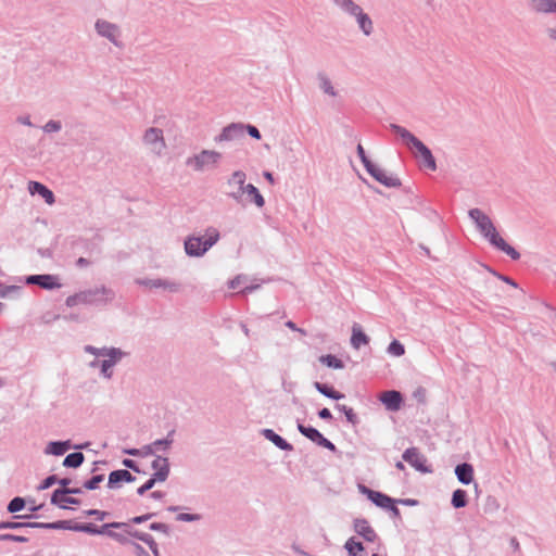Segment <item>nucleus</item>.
Wrapping results in <instances>:
<instances>
[{
  "mask_svg": "<svg viewBox=\"0 0 556 556\" xmlns=\"http://www.w3.org/2000/svg\"><path fill=\"white\" fill-rule=\"evenodd\" d=\"M115 291L105 286L78 291L68 295L65 300L67 307H74L78 304L88 306H106L115 299Z\"/></svg>",
  "mask_w": 556,
  "mask_h": 556,
  "instance_id": "obj_1",
  "label": "nucleus"
},
{
  "mask_svg": "<svg viewBox=\"0 0 556 556\" xmlns=\"http://www.w3.org/2000/svg\"><path fill=\"white\" fill-rule=\"evenodd\" d=\"M390 129L402 139L407 148L416 150L415 156L421 159L424 167L430 170L437 169V162L431 150L420 139L405 127L394 123L390 124Z\"/></svg>",
  "mask_w": 556,
  "mask_h": 556,
  "instance_id": "obj_2",
  "label": "nucleus"
},
{
  "mask_svg": "<svg viewBox=\"0 0 556 556\" xmlns=\"http://www.w3.org/2000/svg\"><path fill=\"white\" fill-rule=\"evenodd\" d=\"M477 230L495 250L505 253L513 261H518L520 258V253L503 239L490 216L480 225V227L477 228Z\"/></svg>",
  "mask_w": 556,
  "mask_h": 556,
  "instance_id": "obj_3",
  "label": "nucleus"
},
{
  "mask_svg": "<svg viewBox=\"0 0 556 556\" xmlns=\"http://www.w3.org/2000/svg\"><path fill=\"white\" fill-rule=\"evenodd\" d=\"M205 236V239L197 236H189L185 239L184 247L188 256H203L220 238V233L215 227L206 228Z\"/></svg>",
  "mask_w": 556,
  "mask_h": 556,
  "instance_id": "obj_4",
  "label": "nucleus"
},
{
  "mask_svg": "<svg viewBox=\"0 0 556 556\" xmlns=\"http://www.w3.org/2000/svg\"><path fill=\"white\" fill-rule=\"evenodd\" d=\"M65 525H67V527H65L64 530L84 532L90 535H108L109 538L110 534L113 533V530L111 529L129 528V523L119 521H113L104 523L102 526H97L92 522L77 523L73 522L72 520H65Z\"/></svg>",
  "mask_w": 556,
  "mask_h": 556,
  "instance_id": "obj_5",
  "label": "nucleus"
},
{
  "mask_svg": "<svg viewBox=\"0 0 556 556\" xmlns=\"http://www.w3.org/2000/svg\"><path fill=\"white\" fill-rule=\"evenodd\" d=\"M220 159L222 154L217 151L202 150L200 153L189 156L186 160V165L197 172H202L205 168L216 167Z\"/></svg>",
  "mask_w": 556,
  "mask_h": 556,
  "instance_id": "obj_6",
  "label": "nucleus"
},
{
  "mask_svg": "<svg viewBox=\"0 0 556 556\" xmlns=\"http://www.w3.org/2000/svg\"><path fill=\"white\" fill-rule=\"evenodd\" d=\"M296 429L303 437H305L316 445L324 447L332 453L338 452L337 446L315 427L306 426L300 419H298Z\"/></svg>",
  "mask_w": 556,
  "mask_h": 556,
  "instance_id": "obj_7",
  "label": "nucleus"
},
{
  "mask_svg": "<svg viewBox=\"0 0 556 556\" xmlns=\"http://www.w3.org/2000/svg\"><path fill=\"white\" fill-rule=\"evenodd\" d=\"M296 429L303 437H305L316 445L324 447L332 453L338 452L337 446L315 427L306 426L300 419H298Z\"/></svg>",
  "mask_w": 556,
  "mask_h": 556,
  "instance_id": "obj_8",
  "label": "nucleus"
},
{
  "mask_svg": "<svg viewBox=\"0 0 556 556\" xmlns=\"http://www.w3.org/2000/svg\"><path fill=\"white\" fill-rule=\"evenodd\" d=\"M67 525H65V520H58L52 522H17V521H0V530L11 529H22V528H34V529H45V530H64Z\"/></svg>",
  "mask_w": 556,
  "mask_h": 556,
  "instance_id": "obj_9",
  "label": "nucleus"
},
{
  "mask_svg": "<svg viewBox=\"0 0 556 556\" xmlns=\"http://www.w3.org/2000/svg\"><path fill=\"white\" fill-rule=\"evenodd\" d=\"M404 462L408 463L415 470L421 473H431L432 468L427 465V458L422 455L417 447H408L402 454Z\"/></svg>",
  "mask_w": 556,
  "mask_h": 556,
  "instance_id": "obj_10",
  "label": "nucleus"
},
{
  "mask_svg": "<svg viewBox=\"0 0 556 556\" xmlns=\"http://www.w3.org/2000/svg\"><path fill=\"white\" fill-rule=\"evenodd\" d=\"M94 28L99 36L106 38L115 47H122V42L118 40L121 31L116 24L99 18L94 24Z\"/></svg>",
  "mask_w": 556,
  "mask_h": 556,
  "instance_id": "obj_11",
  "label": "nucleus"
},
{
  "mask_svg": "<svg viewBox=\"0 0 556 556\" xmlns=\"http://www.w3.org/2000/svg\"><path fill=\"white\" fill-rule=\"evenodd\" d=\"M25 283L38 286L43 290H53L62 286L59 277L51 274L28 275L25 277Z\"/></svg>",
  "mask_w": 556,
  "mask_h": 556,
  "instance_id": "obj_12",
  "label": "nucleus"
},
{
  "mask_svg": "<svg viewBox=\"0 0 556 556\" xmlns=\"http://www.w3.org/2000/svg\"><path fill=\"white\" fill-rule=\"evenodd\" d=\"M135 283L142 287L148 288H163L170 292H178L180 289V283L176 281H170L167 279L156 278V279H149V278H137L135 279Z\"/></svg>",
  "mask_w": 556,
  "mask_h": 556,
  "instance_id": "obj_13",
  "label": "nucleus"
},
{
  "mask_svg": "<svg viewBox=\"0 0 556 556\" xmlns=\"http://www.w3.org/2000/svg\"><path fill=\"white\" fill-rule=\"evenodd\" d=\"M136 477L127 469H116L109 473L108 488L116 490L122 486V483H131Z\"/></svg>",
  "mask_w": 556,
  "mask_h": 556,
  "instance_id": "obj_14",
  "label": "nucleus"
},
{
  "mask_svg": "<svg viewBox=\"0 0 556 556\" xmlns=\"http://www.w3.org/2000/svg\"><path fill=\"white\" fill-rule=\"evenodd\" d=\"M143 142L152 147V150L160 153L165 148L163 130L150 127L144 131Z\"/></svg>",
  "mask_w": 556,
  "mask_h": 556,
  "instance_id": "obj_15",
  "label": "nucleus"
},
{
  "mask_svg": "<svg viewBox=\"0 0 556 556\" xmlns=\"http://www.w3.org/2000/svg\"><path fill=\"white\" fill-rule=\"evenodd\" d=\"M379 400L386 409L390 412L399 410L404 402L402 393L396 390L382 392L379 396Z\"/></svg>",
  "mask_w": 556,
  "mask_h": 556,
  "instance_id": "obj_16",
  "label": "nucleus"
},
{
  "mask_svg": "<svg viewBox=\"0 0 556 556\" xmlns=\"http://www.w3.org/2000/svg\"><path fill=\"white\" fill-rule=\"evenodd\" d=\"M244 138V125L232 123L223 128L222 132L215 137V141H233Z\"/></svg>",
  "mask_w": 556,
  "mask_h": 556,
  "instance_id": "obj_17",
  "label": "nucleus"
},
{
  "mask_svg": "<svg viewBox=\"0 0 556 556\" xmlns=\"http://www.w3.org/2000/svg\"><path fill=\"white\" fill-rule=\"evenodd\" d=\"M354 531L367 542L378 540V534L365 518H356L353 521Z\"/></svg>",
  "mask_w": 556,
  "mask_h": 556,
  "instance_id": "obj_18",
  "label": "nucleus"
},
{
  "mask_svg": "<svg viewBox=\"0 0 556 556\" xmlns=\"http://www.w3.org/2000/svg\"><path fill=\"white\" fill-rule=\"evenodd\" d=\"M50 503L60 509H71L68 505L78 506L80 505L81 501L72 495H60V489H55L51 493Z\"/></svg>",
  "mask_w": 556,
  "mask_h": 556,
  "instance_id": "obj_19",
  "label": "nucleus"
},
{
  "mask_svg": "<svg viewBox=\"0 0 556 556\" xmlns=\"http://www.w3.org/2000/svg\"><path fill=\"white\" fill-rule=\"evenodd\" d=\"M261 434L271 442L277 448L285 451V452H291L293 451V445L289 443L285 438L276 433L273 429L264 428L261 430Z\"/></svg>",
  "mask_w": 556,
  "mask_h": 556,
  "instance_id": "obj_20",
  "label": "nucleus"
},
{
  "mask_svg": "<svg viewBox=\"0 0 556 556\" xmlns=\"http://www.w3.org/2000/svg\"><path fill=\"white\" fill-rule=\"evenodd\" d=\"M28 191L31 195L38 194L40 195L45 202L49 205L55 202V195L52 190H50L46 185L39 181H29L28 182Z\"/></svg>",
  "mask_w": 556,
  "mask_h": 556,
  "instance_id": "obj_21",
  "label": "nucleus"
},
{
  "mask_svg": "<svg viewBox=\"0 0 556 556\" xmlns=\"http://www.w3.org/2000/svg\"><path fill=\"white\" fill-rule=\"evenodd\" d=\"M454 472L462 484L468 485L473 481V466L469 463L456 465Z\"/></svg>",
  "mask_w": 556,
  "mask_h": 556,
  "instance_id": "obj_22",
  "label": "nucleus"
},
{
  "mask_svg": "<svg viewBox=\"0 0 556 556\" xmlns=\"http://www.w3.org/2000/svg\"><path fill=\"white\" fill-rule=\"evenodd\" d=\"M352 16L355 17L361 31L365 36L368 37L374 33V23L370 16L367 13H365L362 8L358 11H356Z\"/></svg>",
  "mask_w": 556,
  "mask_h": 556,
  "instance_id": "obj_23",
  "label": "nucleus"
},
{
  "mask_svg": "<svg viewBox=\"0 0 556 556\" xmlns=\"http://www.w3.org/2000/svg\"><path fill=\"white\" fill-rule=\"evenodd\" d=\"M70 448H72V442L71 440H64V441H51L48 443V445L45 448V453L48 455H54V456H62L64 455Z\"/></svg>",
  "mask_w": 556,
  "mask_h": 556,
  "instance_id": "obj_24",
  "label": "nucleus"
},
{
  "mask_svg": "<svg viewBox=\"0 0 556 556\" xmlns=\"http://www.w3.org/2000/svg\"><path fill=\"white\" fill-rule=\"evenodd\" d=\"M313 386L320 394L330 400L340 401L345 397L344 393L337 391L332 386L327 383L315 381Z\"/></svg>",
  "mask_w": 556,
  "mask_h": 556,
  "instance_id": "obj_25",
  "label": "nucleus"
},
{
  "mask_svg": "<svg viewBox=\"0 0 556 556\" xmlns=\"http://www.w3.org/2000/svg\"><path fill=\"white\" fill-rule=\"evenodd\" d=\"M369 343V337L364 332L359 324H354L352 327L351 345L354 349H359L362 345Z\"/></svg>",
  "mask_w": 556,
  "mask_h": 556,
  "instance_id": "obj_26",
  "label": "nucleus"
},
{
  "mask_svg": "<svg viewBox=\"0 0 556 556\" xmlns=\"http://www.w3.org/2000/svg\"><path fill=\"white\" fill-rule=\"evenodd\" d=\"M374 179L388 188H399L402 186V181L397 176L387 175L386 172L381 168L378 169Z\"/></svg>",
  "mask_w": 556,
  "mask_h": 556,
  "instance_id": "obj_27",
  "label": "nucleus"
},
{
  "mask_svg": "<svg viewBox=\"0 0 556 556\" xmlns=\"http://www.w3.org/2000/svg\"><path fill=\"white\" fill-rule=\"evenodd\" d=\"M532 8L539 13L556 14V0H530Z\"/></svg>",
  "mask_w": 556,
  "mask_h": 556,
  "instance_id": "obj_28",
  "label": "nucleus"
},
{
  "mask_svg": "<svg viewBox=\"0 0 556 556\" xmlns=\"http://www.w3.org/2000/svg\"><path fill=\"white\" fill-rule=\"evenodd\" d=\"M163 473L164 472H153L151 475V477L141 485L137 489V494L142 496L144 495L148 491H150L154 485L155 483L157 482H164L165 481V477H163Z\"/></svg>",
  "mask_w": 556,
  "mask_h": 556,
  "instance_id": "obj_29",
  "label": "nucleus"
},
{
  "mask_svg": "<svg viewBox=\"0 0 556 556\" xmlns=\"http://www.w3.org/2000/svg\"><path fill=\"white\" fill-rule=\"evenodd\" d=\"M334 409L342 413L351 426L356 427L359 425L361 420L352 407L337 403L334 405Z\"/></svg>",
  "mask_w": 556,
  "mask_h": 556,
  "instance_id": "obj_30",
  "label": "nucleus"
},
{
  "mask_svg": "<svg viewBox=\"0 0 556 556\" xmlns=\"http://www.w3.org/2000/svg\"><path fill=\"white\" fill-rule=\"evenodd\" d=\"M152 469L154 472H164L163 477H165V481L167 480L169 472H170V465L167 457H162L160 455H156L154 460L151 464Z\"/></svg>",
  "mask_w": 556,
  "mask_h": 556,
  "instance_id": "obj_31",
  "label": "nucleus"
},
{
  "mask_svg": "<svg viewBox=\"0 0 556 556\" xmlns=\"http://www.w3.org/2000/svg\"><path fill=\"white\" fill-rule=\"evenodd\" d=\"M85 455L80 451L70 453L63 459V466L66 468H78L84 464Z\"/></svg>",
  "mask_w": 556,
  "mask_h": 556,
  "instance_id": "obj_32",
  "label": "nucleus"
},
{
  "mask_svg": "<svg viewBox=\"0 0 556 556\" xmlns=\"http://www.w3.org/2000/svg\"><path fill=\"white\" fill-rule=\"evenodd\" d=\"M368 500L377 507L382 508L384 510L388 508L390 504H392L393 501L392 497L380 491L371 492L370 497Z\"/></svg>",
  "mask_w": 556,
  "mask_h": 556,
  "instance_id": "obj_33",
  "label": "nucleus"
},
{
  "mask_svg": "<svg viewBox=\"0 0 556 556\" xmlns=\"http://www.w3.org/2000/svg\"><path fill=\"white\" fill-rule=\"evenodd\" d=\"M244 192L249 195L250 201L254 203L257 207H263L265 205V199L261 194L260 190L252 184H248L244 188Z\"/></svg>",
  "mask_w": 556,
  "mask_h": 556,
  "instance_id": "obj_34",
  "label": "nucleus"
},
{
  "mask_svg": "<svg viewBox=\"0 0 556 556\" xmlns=\"http://www.w3.org/2000/svg\"><path fill=\"white\" fill-rule=\"evenodd\" d=\"M468 504V494H467V491L463 490V489H456L453 494H452V498H451V505L455 508V509H459V508H464L466 507Z\"/></svg>",
  "mask_w": 556,
  "mask_h": 556,
  "instance_id": "obj_35",
  "label": "nucleus"
},
{
  "mask_svg": "<svg viewBox=\"0 0 556 556\" xmlns=\"http://www.w3.org/2000/svg\"><path fill=\"white\" fill-rule=\"evenodd\" d=\"M333 4L348 15H353L361 9L353 0H332Z\"/></svg>",
  "mask_w": 556,
  "mask_h": 556,
  "instance_id": "obj_36",
  "label": "nucleus"
},
{
  "mask_svg": "<svg viewBox=\"0 0 556 556\" xmlns=\"http://www.w3.org/2000/svg\"><path fill=\"white\" fill-rule=\"evenodd\" d=\"M319 362L329 367V368H332V369H342L344 368V363L342 359H340L339 357H337L336 355H332V354H326V355H321L319 357Z\"/></svg>",
  "mask_w": 556,
  "mask_h": 556,
  "instance_id": "obj_37",
  "label": "nucleus"
},
{
  "mask_svg": "<svg viewBox=\"0 0 556 556\" xmlns=\"http://www.w3.org/2000/svg\"><path fill=\"white\" fill-rule=\"evenodd\" d=\"M104 356H108L106 361L109 363H112L113 366H115L123 357H125L128 353L122 351L119 348L111 346L106 348L104 351Z\"/></svg>",
  "mask_w": 556,
  "mask_h": 556,
  "instance_id": "obj_38",
  "label": "nucleus"
},
{
  "mask_svg": "<svg viewBox=\"0 0 556 556\" xmlns=\"http://www.w3.org/2000/svg\"><path fill=\"white\" fill-rule=\"evenodd\" d=\"M344 548L348 552V556H357V553L365 549L364 544L361 541H357L354 536L350 538L345 542Z\"/></svg>",
  "mask_w": 556,
  "mask_h": 556,
  "instance_id": "obj_39",
  "label": "nucleus"
},
{
  "mask_svg": "<svg viewBox=\"0 0 556 556\" xmlns=\"http://www.w3.org/2000/svg\"><path fill=\"white\" fill-rule=\"evenodd\" d=\"M318 80H319V87L320 89L330 97H336L337 91L334 87L332 86L331 80L323 73L318 74Z\"/></svg>",
  "mask_w": 556,
  "mask_h": 556,
  "instance_id": "obj_40",
  "label": "nucleus"
},
{
  "mask_svg": "<svg viewBox=\"0 0 556 556\" xmlns=\"http://www.w3.org/2000/svg\"><path fill=\"white\" fill-rule=\"evenodd\" d=\"M74 247L80 248L84 252L92 253L93 251H99L98 244L93 240L78 238L74 242Z\"/></svg>",
  "mask_w": 556,
  "mask_h": 556,
  "instance_id": "obj_41",
  "label": "nucleus"
},
{
  "mask_svg": "<svg viewBox=\"0 0 556 556\" xmlns=\"http://www.w3.org/2000/svg\"><path fill=\"white\" fill-rule=\"evenodd\" d=\"M26 503H27L26 498L21 497V496H15L9 502L7 509L9 513L15 514V513L23 510L26 506Z\"/></svg>",
  "mask_w": 556,
  "mask_h": 556,
  "instance_id": "obj_42",
  "label": "nucleus"
},
{
  "mask_svg": "<svg viewBox=\"0 0 556 556\" xmlns=\"http://www.w3.org/2000/svg\"><path fill=\"white\" fill-rule=\"evenodd\" d=\"M469 218L475 223L476 228L480 227V225L485 222V219L489 217L484 212H482L480 208L475 207L470 208L468 211Z\"/></svg>",
  "mask_w": 556,
  "mask_h": 556,
  "instance_id": "obj_43",
  "label": "nucleus"
},
{
  "mask_svg": "<svg viewBox=\"0 0 556 556\" xmlns=\"http://www.w3.org/2000/svg\"><path fill=\"white\" fill-rule=\"evenodd\" d=\"M103 480H104L103 473L93 475L90 479H87L83 483V488L88 491L97 490Z\"/></svg>",
  "mask_w": 556,
  "mask_h": 556,
  "instance_id": "obj_44",
  "label": "nucleus"
},
{
  "mask_svg": "<svg viewBox=\"0 0 556 556\" xmlns=\"http://www.w3.org/2000/svg\"><path fill=\"white\" fill-rule=\"evenodd\" d=\"M500 509V503L493 495H488L484 501L483 510L485 514H494Z\"/></svg>",
  "mask_w": 556,
  "mask_h": 556,
  "instance_id": "obj_45",
  "label": "nucleus"
},
{
  "mask_svg": "<svg viewBox=\"0 0 556 556\" xmlns=\"http://www.w3.org/2000/svg\"><path fill=\"white\" fill-rule=\"evenodd\" d=\"M245 179L247 176L242 170H236L232 173L231 178L228 180V184H236L241 188V192H244L245 188Z\"/></svg>",
  "mask_w": 556,
  "mask_h": 556,
  "instance_id": "obj_46",
  "label": "nucleus"
},
{
  "mask_svg": "<svg viewBox=\"0 0 556 556\" xmlns=\"http://www.w3.org/2000/svg\"><path fill=\"white\" fill-rule=\"evenodd\" d=\"M388 353L394 356H402L405 354V346L399 340H392L388 346Z\"/></svg>",
  "mask_w": 556,
  "mask_h": 556,
  "instance_id": "obj_47",
  "label": "nucleus"
},
{
  "mask_svg": "<svg viewBox=\"0 0 556 556\" xmlns=\"http://www.w3.org/2000/svg\"><path fill=\"white\" fill-rule=\"evenodd\" d=\"M202 519V516L200 514H190V513H179L176 516L177 521L182 522H194Z\"/></svg>",
  "mask_w": 556,
  "mask_h": 556,
  "instance_id": "obj_48",
  "label": "nucleus"
},
{
  "mask_svg": "<svg viewBox=\"0 0 556 556\" xmlns=\"http://www.w3.org/2000/svg\"><path fill=\"white\" fill-rule=\"evenodd\" d=\"M0 541L27 543L29 541V539L24 535H17V534H12V533H2V534H0Z\"/></svg>",
  "mask_w": 556,
  "mask_h": 556,
  "instance_id": "obj_49",
  "label": "nucleus"
},
{
  "mask_svg": "<svg viewBox=\"0 0 556 556\" xmlns=\"http://www.w3.org/2000/svg\"><path fill=\"white\" fill-rule=\"evenodd\" d=\"M62 129V124L60 121L50 119L43 126L42 130L47 134L58 132Z\"/></svg>",
  "mask_w": 556,
  "mask_h": 556,
  "instance_id": "obj_50",
  "label": "nucleus"
},
{
  "mask_svg": "<svg viewBox=\"0 0 556 556\" xmlns=\"http://www.w3.org/2000/svg\"><path fill=\"white\" fill-rule=\"evenodd\" d=\"M149 530L155 531V532H161V533H163L166 536H169V534H170L169 526L166 525V523H163V522H152V523H150L149 525Z\"/></svg>",
  "mask_w": 556,
  "mask_h": 556,
  "instance_id": "obj_51",
  "label": "nucleus"
},
{
  "mask_svg": "<svg viewBox=\"0 0 556 556\" xmlns=\"http://www.w3.org/2000/svg\"><path fill=\"white\" fill-rule=\"evenodd\" d=\"M20 286L11 285V286H4L0 283V298H8L12 293H18L21 291Z\"/></svg>",
  "mask_w": 556,
  "mask_h": 556,
  "instance_id": "obj_52",
  "label": "nucleus"
},
{
  "mask_svg": "<svg viewBox=\"0 0 556 556\" xmlns=\"http://www.w3.org/2000/svg\"><path fill=\"white\" fill-rule=\"evenodd\" d=\"M58 481H59V477L56 475H50V476L46 477L40 482V484L37 486V489L39 491L47 490V489L51 488L53 484H56Z\"/></svg>",
  "mask_w": 556,
  "mask_h": 556,
  "instance_id": "obj_53",
  "label": "nucleus"
},
{
  "mask_svg": "<svg viewBox=\"0 0 556 556\" xmlns=\"http://www.w3.org/2000/svg\"><path fill=\"white\" fill-rule=\"evenodd\" d=\"M129 536L139 540L141 542H144L146 539H148L149 533L132 529L130 526L129 528H122Z\"/></svg>",
  "mask_w": 556,
  "mask_h": 556,
  "instance_id": "obj_54",
  "label": "nucleus"
},
{
  "mask_svg": "<svg viewBox=\"0 0 556 556\" xmlns=\"http://www.w3.org/2000/svg\"><path fill=\"white\" fill-rule=\"evenodd\" d=\"M112 367H113L112 363H109L106 359H103L100 364V374L104 378L111 379L113 376Z\"/></svg>",
  "mask_w": 556,
  "mask_h": 556,
  "instance_id": "obj_55",
  "label": "nucleus"
},
{
  "mask_svg": "<svg viewBox=\"0 0 556 556\" xmlns=\"http://www.w3.org/2000/svg\"><path fill=\"white\" fill-rule=\"evenodd\" d=\"M122 464L124 467H126L127 469H130L137 473H146V471H142L138 465V463L131 458H124L122 460Z\"/></svg>",
  "mask_w": 556,
  "mask_h": 556,
  "instance_id": "obj_56",
  "label": "nucleus"
},
{
  "mask_svg": "<svg viewBox=\"0 0 556 556\" xmlns=\"http://www.w3.org/2000/svg\"><path fill=\"white\" fill-rule=\"evenodd\" d=\"M154 516H156L155 513H147L144 515H140V516H136V517L131 518L128 523L129 525L130 523L141 525V523L152 519Z\"/></svg>",
  "mask_w": 556,
  "mask_h": 556,
  "instance_id": "obj_57",
  "label": "nucleus"
},
{
  "mask_svg": "<svg viewBox=\"0 0 556 556\" xmlns=\"http://www.w3.org/2000/svg\"><path fill=\"white\" fill-rule=\"evenodd\" d=\"M85 514L87 516L94 517L99 521L103 520L109 515V513L96 508L85 510Z\"/></svg>",
  "mask_w": 556,
  "mask_h": 556,
  "instance_id": "obj_58",
  "label": "nucleus"
},
{
  "mask_svg": "<svg viewBox=\"0 0 556 556\" xmlns=\"http://www.w3.org/2000/svg\"><path fill=\"white\" fill-rule=\"evenodd\" d=\"M143 543H146L149 546L154 556H160L157 543L155 542L154 538L151 534L148 535V539H146Z\"/></svg>",
  "mask_w": 556,
  "mask_h": 556,
  "instance_id": "obj_59",
  "label": "nucleus"
},
{
  "mask_svg": "<svg viewBox=\"0 0 556 556\" xmlns=\"http://www.w3.org/2000/svg\"><path fill=\"white\" fill-rule=\"evenodd\" d=\"M247 130V132L249 134V136L255 140H260L262 138V135H261V131L258 130L257 127L253 126V125H244V131Z\"/></svg>",
  "mask_w": 556,
  "mask_h": 556,
  "instance_id": "obj_60",
  "label": "nucleus"
},
{
  "mask_svg": "<svg viewBox=\"0 0 556 556\" xmlns=\"http://www.w3.org/2000/svg\"><path fill=\"white\" fill-rule=\"evenodd\" d=\"M106 350V346H103V348H96L93 345H86L85 346V352L86 353H89V354H92L94 356H104L105 354V351Z\"/></svg>",
  "mask_w": 556,
  "mask_h": 556,
  "instance_id": "obj_61",
  "label": "nucleus"
},
{
  "mask_svg": "<svg viewBox=\"0 0 556 556\" xmlns=\"http://www.w3.org/2000/svg\"><path fill=\"white\" fill-rule=\"evenodd\" d=\"M366 169V172L374 178L378 169L380 168L378 165L372 163L370 160H366L362 163Z\"/></svg>",
  "mask_w": 556,
  "mask_h": 556,
  "instance_id": "obj_62",
  "label": "nucleus"
},
{
  "mask_svg": "<svg viewBox=\"0 0 556 556\" xmlns=\"http://www.w3.org/2000/svg\"><path fill=\"white\" fill-rule=\"evenodd\" d=\"M366 169V172L374 178L378 169L380 168L378 165L372 163L370 160H366L362 163Z\"/></svg>",
  "mask_w": 556,
  "mask_h": 556,
  "instance_id": "obj_63",
  "label": "nucleus"
},
{
  "mask_svg": "<svg viewBox=\"0 0 556 556\" xmlns=\"http://www.w3.org/2000/svg\"><path fill=\"white\" fill-rule=\"evenodd\" d=\"M110 538L117 541L122 545H127V544L132 543V541H130L127 536H125L122 533L115 532V531H113V533L110 534Z\"/></svg>",
  "mask_w": 556,
  "mask_h": 556,
  "instance_id": "obj_64",
  "label": "nucleus"
}]
</instances>
